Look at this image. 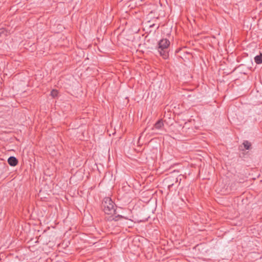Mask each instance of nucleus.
Masks as SVG:
<instances>
[{
	"mask_svg": "<svg viewBox=\"0 0 262 262\" xmlns=\"http://www.w3.org/2000/svg\"><path fill=\"white\" fill-rule=\"evenodd\" d=\"M104 212L107 214H113L115 212V206L112 199L109 197L104 199L102 202Z\"/></svg>",
	"mask_w": 262,
	"mask_h": 262,
	"instance_id": "nucleus-1",
	"label": "nucleus"
},
{
	"mask_svg": "<svg viewBox=\"0 0 262 262\" xmlns=\"http://www.w3.org/2000/svg\"><path fill=\"white\" fill-rule=\"evenodd\" d=\"M255 62L257 64H260L262 63V54L257 55L254 58Z\"/></svg>",
	"mask_w": 262,
	"mask_h": 262,
	"instance_id": "nucleus-5",
	"label": "nucleus"
},
{
	"mask_svg": "<svg viewBox=\"0 0 262 262\" xmlns=\"http://www.w3.org/2000/svg\"><path fill=\"white\" fill-rule=\"evenodd\" d=\"M169 45L170 42L167 39H162L159 42V52L164 58H166L168 56L166 50L168 49Z\"/></svg>",
	"mask_w": 262,
	"mask_h": 262,
	"instance_id": "nucleus-2",
	"label": "nucleus"
},
{
	"mask_svg": "<svg viewBox=\"0 0 262 262\" xmlns=\"http://www.w3.org/2000/svg\"><path fill=\"white\" fill-rule=\"evenodd\" d=\"M243 145L246 149H249L251 147V143L248 141H245L243 142Z\"/></svg>",
	"mask_w": 262,
	"mask_h": 262,
	"instance_id": "nucleus-6",
	"label": "nucleus"
},
{
	"mask_svg": "<svg viewBox=\"0 0 262 262\" xmlns=\"http://www.w3.org/2000/svg\"><path fill=\"white\" fill-rule=\"evenodd\" d=\"M8 163L12 166H16L18 163L17 159L14 157H10L8 159Z\"/></svg>",
	"mask_w": 262,
	"mask_h": 262,
	"instance_id": "nucleus-3",
	"label": "nucleus"
},
{
	"mask_svg": "<svg viewBox=\"0 0 262 262\" xmlns=\"http://www.w3.org/2000/svg\"><path fill=\"white\" fill-rule=\"evenodd\" d=\"M164 124L163 121L161 120H159L157 122L154 126V128H152V129H157L158 130L161 129L163 127Z\"/></svg>",
	"mask_w": 262,
	"mask_h": 262,
	"instance_id": "nucleus-4",
	"label": "nucleus"
},
{
	"mask_svg": "<svg viewBox=\"0 0 262 262\" xmlns=\"http://www.w3.org/2000/svg\"><path fill=\"white\" fill-rule=\"evenodd\" d=\"M58 92L56 90H53L51 92V95L53 97H55L57 96Z\"/></svg>",
	"mask_w": 262,
	"mask_h": 262,
	"instance_id": "nucleus-7",
	"label": "nucleus"
}]
</instances>
